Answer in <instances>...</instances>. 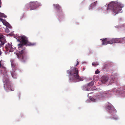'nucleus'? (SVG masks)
Here are the masks:
<instances>
[{"label": "nucleus", "mask_w": 125, "mask_h": 125, "mask_svg": "<svg viewBox=\"0 0 125 125\" xmlns=\"http://www.w3.org/2000/svg\"><path fill=\"white\" fill-rule=\"evenodd\" d=\"M16 38L18 41L20 42V43L18 44L19 51L17 52H15L14 53L16 54L18 58H20L21 61L24 62L27 58V52L25 50L24 46H33L35 44L28 42L27 37L24 35L17 36Z\"/></svg>", "instance_id": "nucleus-1"}, {"label": "nucleus", "mask_w": 125, "mask_h": 125, "mask_svg": "<svg viewBox=\"0 0 125 125\" xmlns=\"http://www.w3.org/2000/svg\"><path fill=\"white\" fill-rule=\"evenodd\" d=\"M115 94L117 97H125V85L123 87L117 89L114 88L111 90L103 91L98 94L94 97L88 95L89 99L93 102H96L108 96H111Z\"/></svg>", "instance_id": "nucleus-2"}, {"label": "nucleus", "mask_w": 125, "mask_h": 125, "mask_svg": "<svg viewBox=\"0 0 125 125\" xmlns=\"http://www.w3.org/2000/svg\"><path fill=\"white\" fill-rule=\"evenodd\" d=\"M3 75V82L5 89L7 92L13 91L14 89L12 88V86L10 83L9 81L8 76L6 74L7 72L5 67L4 65L3 62L2 61H0V71Z\"/></svg>", "instance_id": "nucleus-3"}, {"label": "nucleus", "mask_w": 125, "mask_h": 125, "mask_svg": "<svg viewBox=\"0 0 125 125\" xmlns=\"http://www.w3.org/2000/svg\"><path fill=\"white\" fill-rule=\"evenodd\" d=\"M107 8V12L110 10L112 11L113 14L115 15L119 13H121L122 8L124 7V5L120 2L117 1H112L108 5Z\"/></svg>", "instance_id": "nucleus-4"}, {"label": "nucleus", "mask_w": 125, "mask_h": 125, "mask_svg": "<svg viewBox=\"0 0 125 125\" xmlns=\"http://www.w3.org/2000/svg\"><path fill=\"white\" fill-rule=\"evenodd\" d=\"M78 71L77 68L72 67L70 70L67 71V74H69V80L72 82H76L83 80V77H80L78 75Z\"/></svg>", "instance_id": "nucleus-5"}, {"label": "nucleus", "mask_w": 125, "mask_h": 125, "mask_svg": "<svg viewBox=\"0 0 125 125\" xmlns=\"http://www.w3.org/2000/svg\"><path fill=\"white\" fill-rule=\"evenodd\" d=\"M118 75L117 73L112 75L109 79L107 76H103L102 78L101 82L103 83H105L108 85L114 83Z\"/></svg>", "instance_id": "nucleus-6"}, {"label": "nucleus", "mask_w": 125, "mask_h": 125, "mask_svg": "<svg viewBox=\"0 0 125 125\" xmlns=\"http://www.w3.org/2000/svg\"><path fill=\"white\" fill-rule=\"evenodd\" d=\"M12 70L10 71V73L12 77L15 79L17 77V75L15 73L18 68V66L15 64V61L14 59H11L10 60Z\"/></svg>", "instance_id": "nucleus-7"}, {"label": "nucleus", "mask_w": 125, "mask_h": 125, "mask_svg": "<svg viewBox=\"0 0 125 125\" xmlns=\"http://www.w3.org/2000/svg\"><path fill=\"white\" fill-rule=\"evenodd\" d=\"M108 104L107 108L110 114L112 115L111 118L115 120L118 119H119L118 117L115 115L116 111L111 104L109 103Z\"/></svg>", "instance_id": "nucleus-8"}, {"label": "nucleus", "mask_w": 125, "mask_h": 125, "mask_svg": "<svg viewBox=\"0 0 125 125\" xmlns=\"http://www.w3.org/2000/svg\"><path fill=\"white\" fill-rule=\"evenodd\" d=\"M41 5L40 3L36 1V2H31L29 3L26 5V7L30 9V10L35 9L38 6Z\"/></svg>", "instance_id": "nucleus-9"}, {"label": "nucleus", "mask_w": 125, "mask_h": 125, "mask_svg": "<svg viewBox=\"0 0 125 125\" xmlns=\"http://www.w3.org/2000/svg\"><path fill=\"white\" fill-rule=\"evenodd\" d=\"M53 6L57 10V15L59 17V19L60 20V18L61 17L62 18H63V13L61 9V7L58 4L55 5V4H53Z\"/></svg>", "instance_id": "nucleus-10"}, {"label": "nucleus", "mask_w": 125, "mask_h": 125, "mask_svg": "<svg viewBox=\"0 0 125 125\" xmlns=\"http://www.w3.org/2000/svg\"><path fill=\"white\" fill-rule=\"evenodd\" d=\"M125 41V38H116L110 40H108V44H112L113 43L116 42H122L123 43Z\"/></svg>", "instance_id": "nucleus-11"}, {"label": "nucleus", "mask_w": 125, "mask_h": 125, "mask_svg": "<svg viewBox=\"0 0 125 125\" xmlns=\"http://www.w3.org/2000/svg\"><path fill=\"white\" fill-rule=\"evenodd\" d=\"M5 48L7 51H9V52H12L15 50V47L13 48L11 43H7L5 46Z\"/></svg>", "instance_id": "nucleus-12"}, {"label": "nucleus", "mask_w": 125, "mask_h": 125, "mask_svg": "<svg viewBox=\"0 0 125 125\" xmlns=\"http://www.w3.org/2000/svg\"><path fill=\"white\" fill-rule=\"evenodd\" d=\"M108 39L106 38L103 39L102 41L103 42L102 44L104 45H106L108 44Z\"/></svg>", "instance_id": "nucleus-13"}, {"label": "nucleus", "mask_w": 125, "mask_h": 125, "mask_svg": "<svg viewBox=\"0 0 125 125\" xmlns=\"http://www.w3.org/2000/svg\"><path fill=\"white\" fill-rule=\"evenodd\" d=\"M97 2L96 1L92 3L90 6L89 9L91 10L93 9L94 7L95 6Z\"/></svg>", "instance_id": "nucleus-14"}, {"label": "nucleus", "mask_w": 125, "mask_h": 125, "mask_svg": "<svg viewBox=\"0 0 125 125\" xmlns=\"http://www.w3.org/2000/svg\"><path fill=\"white\" fill-rule=\"evenodd\" d=\"M82 89L83 90L88 91L89 90L87 84L85 85V86H83L82 87Z\"/></svg>", "instance_id": "nucleus-15"}, {"label": "nucleus", "mask_w": 125, "mask_h": 125, "mask_svg": "<svg viewBox=\"0 0 125 125\" xmlns=\"http://www.w3.org/2000/svg\"><path fill=\"white\" fill-rule=\"evenodd\" d=\"M94 82L93 81H92L91 82L87 84L88 87L90 89L91 86H93L94 84Z\"/></svg>", "instance_id": "nucleus-16"}, {"label": "nucleus", "mask_w": 125, "mask_h": 125, "mask_svg": "<svg viewBox=\"0 0 125 125\" xmlns=\"http://www.w3.org/2000/svg\"><path fill=\"white\" fill-rule=\"evenodd\" d=\"M6 26V28H5V32L7 33H9V32H10V31L9 30V29H8V28H7V27H8L9 28V27H8V26ZM10 28V29H11V28ZM12 28V27H11V28Z\"/></svg>", "instance_id": "nucleus-17"}, {"label": "nucleus", "mask_w": 125, "mask_h": 125, "mask_svg": "<svg viewBox=\"0 0 125 125\" xmlns=\"http://www.w3.org/2000/svg\"><path fill=\"white\" fill-rule=\"evenodd\" d=\"M99 63L98 62H93L92 63V65L94 66H95L96 65H99Z\"/></svg>", "instance_id": "nucleus-18"}, {"label": "nucleus", "mask_w": 125, "mask_h": 125, "mask_svg": "<svg viewBox=\"0 0 125 125\" xmlns=\"http://www.w3.org/2000/svg\"><path fill=\"white\" fill-rule=\"evenodd\" d=\"M99 73V72L98 71V70H96L95 72V73L96 74H97Z\"/></svg>", "instance_id": "nucleus-19"}, {"label": "nucleus", "mask_w": 125, "mask_h": 125, "mask_svg": "<svg viewBox=\"0 0 125 125\" xmlns=\"http://www.w3.org/2000/svg\"><path fill=\"white\" fill-rule=\"evenodd\" d=\"M76 61H77V62L76 64V65L75 66H76L77 65H78L79 64V63L78 61V60L77 59L76 60Z\"/></svg>", "instance_id": "nucleus-20"}, {"label": "nucleus", "mask_w": 125, "mask_h": 125, "mask_svg": "<svg viewBox=\"0 0 125 125\" xmlns=\"http://www.w3.org/2000/svg\"><path fill=\"white\" fill-rule=\"evenodd\" d=\"M121 27L120 26H115V27L116 28H120V27Z\"/></svg>", "instance_id": "nucleus-21"}, {"label": "nucleus", "mask_w": 125, "mask_h": 125, "mask_svg": "<svg viewBox=\"0 0 125 125\" xmlns=\"http://www.w3.org/2000/svg\"><path fill=\"white\" fill-rule=\"evenodd\" d=\"M83 70H85V69H84V68H83Z\"/></svg>", "instance_id": "nucleus-22"}, {"label": "nucleus", "mask_w": 125, "mask_h": 125, "mask_svg": "<svg viewBox=\"0 0 125 125\" xmlns=\"http://www.w3.org/2000/svg\"><path fill=\"white\" fill-rule=\"evenodd\" d=\"M105 7H106V6H105Z\"/></svg>", "instance_id": "nucleus-23"}, {"label": "nucleus", "mask_w": 125, "mask_h": 125, "mask_svg": "<svg viewBox=\"0 0 125 125\" xmlns=\"http://www.w3.org/2000/svg\"><path fill=\"white\" fill-rule=\"evenodd\" d=\"M102 39H100V40H102Z\"/></svg>", "instance_id": "nucleus-24"}]
</instances>
